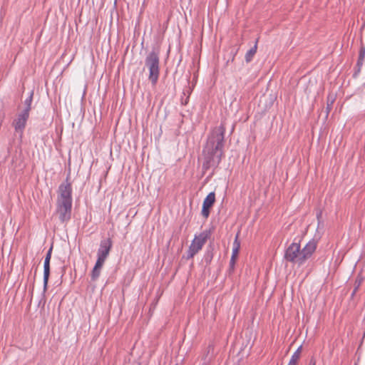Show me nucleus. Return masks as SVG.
Here are the masks:
<instances>
[{"mask_svg":"<svg viewBox=\"0 0 365 365\" xmlns=\"http://www.w3.org/2000/svg\"><path fill=\"white\" fill-rule=\"evenodd\" d=\"M225 127L221 124L212 130L202 150V169L205 173L210 168L215 169L220 165L225 146Z\"/></svg>","mask_w":365,"mask_h":365,"instance_id":"obj_1","label":"nucleus"},{"mask_svg":"<svg viewBox=\"0 0 365 365\" xmlns=\"http://www.w3.org/2000/svg\"><path fill=\"white\" fill-rule=\"evenodd\" d=\"M58 197L56 202V212L61 223H67L71 217L72 187L68 178L58 187Z\"/></svg>","mask_w":365,"mask_h":365,"instance_id":"obj_2","label":"nucleus"},{"mask_svg":"<svg viewBox=\"0 0 365 365\" xmlns=\"http://www.w3.org/2000/svg\"><path fill=\"white\" fill-rule=\"evenodd\" d=\"M145 65L149 71L148 79L155 86L160 76V56L159 52L152 50L145 58Z\"/></svg>","mask_w":365,"mask_h":365,"instance_id":"obj_3","label":"nucleus"},{"mask_svg":"<svg viewBox=\"0 0 365 365\" xmlns=\"http://www.w3.org/2000/svg\"><path fill=\"white\" fill-rule=\"evenodd\" d=\"M210 234V230H204L199 235L195 236L187 252V259L192 258L202 248Z\"/></svg>","mask_w":365,"mask_h":365,"instance_id":"obj_4","label":"nucleus"},{"mask_svg":"<svg viewBox=\"0 0 365 365\" xmlns=\"http://www.w3.org/2000/svg\"><path fill=\"white\" fill-rule=\"evenodd\" d=\"M301 250L299 243L292 242L285 250L284 259L291 262L300 264Z\"/></svg>","mask_w":365,"mask_h":365,"instance_id":"obj_5","label":"nucleus"},{"mask_svg":"<svg viewBox=\"0 0 365 365\" xmlns=\"http://www.w3.org/2000/svg\"><path fill=\"white\" fill-rule=\"evenodd\" d=\"M29 118V113L21 110L17 114L16 118L13 121L12 125L14 128L15 132L19 134L20 138L22 137Z\"/></svg>","mask_w":365,"mask_h":365,"instance_id":"obj_6","label":"nucleus"},{"mask_svg":"<svg viewBox=\"0 0 365 365\" xmlns=\"http://www.w3.org/2000/svg\"><path fill=\"white\" fill-rule=\"evenodd\" d=\"M111 247L112 240L110 238L102 240L97 251V259L105 262L109 255Z\"/></svg>","mask_w":365,"mask_h":365,"instance_id":"obj_7","label":"nucleus"},{"mask_svg":"<svg viewBox=\"0 0 365 365\" xmlns=\"http://www.w3.org/2000/svg\"><path fill=\"white\" fill-rule=\"evenodd\" d=\"M52 250L53 247L51 246L46 255L43 262V293L46 291L50 276V261L51 258Z\"/></svg>","mask_w":365,"mask_h":365,"instance_id":"obj_8","label":"nucleus"},{"mask_svg":"<svg viewBox=\"0 0 365 365\" xmlns=\"http://www.w3.org/2000/svg\"><path fill=\"white\" fill-rule=\"evenodd\" d=\"M317 248V242L312 240L307 243L304 247L301 250L300 264H303L305 260L309 258Z\"/></svg>","mask_w":365,"mask_h":365,"instance_id":"obj_9","label":"nucleus"},{"mask_svg":"<svg viewBox=\"0 0 365 365\" xmlns=\"http://www.w3.org/2000/svg\"><path fill=\"white\" fill-rule=\"evenodd\" d=\"M105 262L101 261L100 259H97L96 264L91 271V279L92 281H96L99 277L101 274V269L103 267Z\"/></svg>","mask_w":365,"mask_h":365,"instance_id":"obj_10","label":"nucleus"},{"mask_svg":"<svg viewBox=\"0 0 365 365\" xmlns=\"http://www.w3.org/2000/svg\"><path fill=\"white\" fill-rule=\"evenodd\" d=\"M33 97H34V91H31L27 98L24 100V108L22 110V111L26 112L27 113H30V110L31 109V103L33 101Z\"/></svg>","mask_w":365,"mask_h":365,"instance_id":"obj_11","label":"nucleus"},{"mask_svg":"<svg viewBox=\"0 0 365 365\" xmlns=\"http://www.w3.org/2000/svg\"><path fill=\"white\" fill-rule=\"evenodd\" d=\"M213 258V247L212 246H209L203 255L202 261L205 263L206 265H208L211 263Z\"/></svg>","mask_w":365,"mask_h":365,"instance_id":"obj_12","label":"nucleus"},{"mask_svg":"<svg viewBox=\"0 0 365 365\" xmlns=\"http://www.w3.org/2000/svg\"><path fill=\"white\" fill-rule=\"evenodd\" d=\"M215 202V194L214 192H210L204 199L202 206L211 208Z\"/></svg>","mask_w":365,"mask_h":365,"instance_id":"obj_13","label":"nucleus"},{"mask_svg":"<svg viewBox=\"0 0 365 365\" xmlns=\"http://www.w3.org/2000/svg\"><path fill=\"white\" fill-rule=\"evenodd\" d=\"M302 346L300 345L297 350L292 354L291 359L287 365H297V360L300 357Z\"/></svg>","mask_w":365,"mask_h":365,"instance_id":"obj_14","label":"nucleus"},{"mask_svg":"<svg viewBox=\"0 0 365 365\" xmlns=\"http://www.w3.org/2000/svg\"><path fill=\"white\" fill-rule=\"evenodd\" d=\"M257 40L256 41L255 45L250 50H248L245 54V61L247 63H249L252 61L253 56H255V54L257 52Z\"/></svg>","mask_w":365,"mask_h":365,"instance_id":"obj_15","label":"nucleus"},{"mask_svg":"<svg viewBox=\"0 0 365 365\" xmlns=\"http://www.w3.org/2000/svg\"><path fill=\"white\" fill-rule=\"evenodd\" d=\"M240 247V243L237 240V236H236L235 240L233 242V247H232V255L231 257H237V255L238 254L239 250Z\"/></svg>","mask_w":365,"mask_h":365,"instance_id":"obj_16","label":"nucleus"},{"mask_svg":"<svg viewBox=\"0 0 365 365\" xmlns=\"http://www.w3.org/2000/svg\"><path fill=\"white\" fill-rule=\"evenodd\" d=\"M210 207L202 206L201 213L205 218H207L210 215Z\"/></svg>","mask_w":365,"mask_h":365,"instance_id":"obj_17","label":"nucleus"},{"mask_svg":"<svg viewBox=\"0 0 365 365\" xmlns=\"http://www.w3.org/2000/svg\"><path fill=\"white\" fill-rule=\"evenodd\" d=\"M364 57H365V47L361 46L359 50V52L358 60L364 61Z\"/></svg>","mask_w":365,"mask_h":365,"instance_id":"obj_18","label":"nucleus"},{"mask_svg":"<svg viewBox=\"0 0 365 365\" xmlns=\"http://www.w3.org/2000/svg\"><path fill=\"white\" fill-rule=\"evenodd\" d=\"M361 69L360 68H356V67H354V72L353 73V77L354 78H357V76H359V74L361 72Z\"/></svg>","mask_w":365,"mask_h":365,"instance_id":"obj_19","label":"nucleus"},{"mask_svg":"<svg viewBox=\"0 0 365 365\" xmlns=\"http://www.w3.org/2000/svg\"><path fill=\"white\" fill-rule=\"evenodd\" d=\"M235 259H236V258L234 257H231V258H230V267L232 269H234V266H235Z\"/></svg>","mask_w":365,"mask_h":365,"instance_id":"obj_20","label":"nucleus"},{"mask_svg":"<svg viewBox=\"0 0 365 365\" xmlns=\"http://www.w3.org/2000/svg\"><path fill=\"white\" fill-rule=\"evenodd\" d=\"M364 64V61L358 60L356 61L355 67L361 68L362 66Z\"/></svg>","mask_w":365,"mask_h":365,"instance_id":"obj_21","label":"nucleus"},{"mask_svg":"<svg viewBox=\"0 0 365 365\" xmlns=\"http://www.w3.org/2000/svg\"><path fill=\"white\" fill-rule=\"evenodd\" d=\"M316 363L317 362H316V359H315L314 356H312L310 358L308 365H316Z\"/></svg>","mask_w":365,"mask_h":365,"instance_id":"obj_22","label":"nucleus"},{"mask_svg":"<svg viewBox=\"0 0 365 365\" xmlns=\"http://www.w3.org/2000/svg\"><path fill=\"white\" fill-rule=\"evenodd\" d=\"M321 216H322V212L321 211L317 213V217L318 221H319V218L321 217Z\"/></svg>","mask_w":365,"mask_h":365,"instance_id":"obj_23","label":"nucleus"},{"mask_svg":"<svg viewBox=\"0 0 365 365\" xmlns=\"http://www.w3.org/2000/svg\"><path fill=\"white\" fill-rule=\"evenodd\" d=\"M360 284H361V281L359 282L358 285L355 287L354 290L353 291L352 295H354L355 294V292H356V289H358V287H359Z\"/></svg>","mask_w":365,"mask_h":365,"instance_id":"obj_24","label":"nucleus"},{"mask_svg":"<svg viewBox=\"0 0 365 365\" xmlns=\"http://www.w3.org/2000/svg\"><path fill=\"white\" fill-rule=\"evenodd\" d=\"M207 349H208V352H209L211 349H213V347H212V345H209V346H208V347H207Z\"/></svg>","mask_w":365,"mask_h":365,"instance_id":"obj_25","label":"nucleus"},{"mask_svg":"<svg viewBox=\"0 0 365 365\" xmlns=\"http://www.w3.org/2000/svg\"><path fill=\"white\" fill-rule=\"evenodd\" d=\"M327 109H330L329 108V105H328V106L327 107Z\"/></svg>","mask_w":365,"mask_h":365,"instance_id":"obj_26","label":"nucleus"}]
</instances>
